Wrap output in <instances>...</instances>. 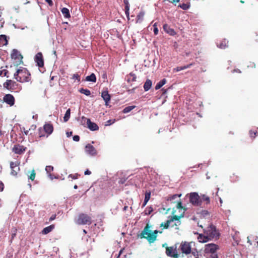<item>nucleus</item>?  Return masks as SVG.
<instances>
[{"label":"nucleus","mask_w":258,"mask_h":258,"mask_svg":"<svg viewBox=\"0 0 258 258\" xmlns=\"http://www.w3.org/2000/svg\"><path fill=\"white\" fill-rule=\"evenodd\" d=\"M101 96L103 98L104 101L105 102V105H107L108 102H109V101L110 100V96L108 94V92L107 91L102 92Z\"/></svg>","instance_id":"obj_18"},{"label":"nucleus","mask_w":258,"mask_h":258,"mask_svg":"<svg viewBox=\"0 0 258 258\" xmlns=\"http://www.w3.org/2000/svg\"><path fill=\"white\" fill-rule=\"evenodd\" d=\"M166 83V80L165 79H163L159 82L155 86V89L156 90H158L161 88Z\"/></svg>","instance_id":"obj_29"},{"label":"nucleus","mask_w":258,"mask_h":258,"mask_svg":"<svg viewBox=\"0 0 258 258\" xmlns=\"http://www.w3.org/2000/svg\"><path fill=\"white\" fill-rule=\"evenodd\" d=\"M188 258H203L202 254L199 253L198 252H192L191 255Z\"/></svg>","instance_id":"obj_30"},{"label":"nucleus","mask_w":258,"mask_h":258,"mask_svg":"<svg viewBox=\"0 0 258 258\" xmlns=\"http://www.w3.org/2000/svg\"><path fill=\"white\" fill-rule=\"evenodd\" d=\"M44 130L48 135H49L53 132V126L50 124H46L44 125Z\"/></svg>","instance_id":"obj_19"},{"label":"nucleus","mask_w":258,"mask_h":258,"mask_svg":"<svg viewBox=\"0 0 258 258\" xmlns=\"http://www.w3.org/2000/svg\"><path fill=\"white\" fill-rule=\"evenodd\" d=\"M35 175H36V173H35V170H32V171H30V174L28 176L29 179H31L32 181L34 180L35 178Z\"/></svg>","instance_id":"obj_34"},{"label":"nucleus","mask_w":258,"mask_h":258,"mask_svg":"<svg viewBox=\"0 0 258 258\" xmlns=\"http://www.w3.org/2000/svg\"><path fill=\"white\" fill-rule=\"evenodd\" d=\"M54 227V225H50L48 227L44 228L42 231V234H48V233H49L53 230Z\"/></svg>","instance_id":"obj_28"},{"label":"nucleus","mask_w":258,"mask_h":258,"mask_svg":"<svg viewBox=\"0 0 258 258\" xmlns=\"http://www.w3.org/2000/svg\"><path fill=\"white\" fill-rule=\"evenodd\" d=\"M192 64H193L191 63H190L189 64H188L187 66H185L183 67H180V68L178 67V71H179L182 70H184L185 69L188 68L190 67L191 66H192Z\"/></svg>","instance_id":"obj_43"},{"label":"nucleus","mask_w":258,"mask_h":258,"mask_svg":"<svg viewBox=\"0 0 258 258\" xmlns=\"http://www.w3.org/2000/svg\"><path fill=\"white\" fill-rule=\"evenodd\" d=\"M70 114H71V109H68L65 114H64V116L63 117V120L64 122H67L68 121V120L69 119L70 117Z\"/></svg>","instance_id":"obj_31"},{"label":"nucleus","mask_w":258,"mask_h":258,"mask_svg":"<svg viewBox=\"0 0 258 258\" xmlns=\"http://www.w3.org/2000/svg\"><path fill=\"white\" fill-rule=\"evenodd\" d=\"M55 216H52L50 218V220L51 221V220H53L55 219Z\"/></svg>","instance_id":"obj_53"},{"label":"nucleus","mask_w":258,"mask_h":258,"mask_svg":"<svg viewBox=\"0 0 258 258\" xmlns=\"http://www.w3.org/2000/svg\"><path fill=\"white\" fill-rule=\"evenodd\" d=\"M200 200H201V203L202 202H206L207 205L209 204L210 203V198L206 195H202L200 196Z\"/></svg>","instance_id":"obj_23"},{"label":"nucleus","mask_w":258,"mask_h":258,"mask_svg":"<svg viewBox=\"0 0 258 258\" xmlns=\"http://www.w3.org/2000/svg\"><path fill=\"white\" fill-rule=\"evenodd\" d=\"M181 196V194H178V198L180 197Z\"/></svg>","instance_id":"obj_64"},{"label":"nucleus","mask_w":258,"mask_h":258,"mask_svg":"<svg viewBox=\"0 0 258 258\" xmlns=\"http://www.w3.org/2000/svg\"><path fill=\"white\" fill-rule=\"evenodd\" d=\"M151 197V192L150 191H146L145 194V200L146 201H149Z\"/></svg>","instance_id":"obj_39"},{"label":"nucleus","mask_w":258,"mask_h":258,"mask_svg":"<svg viewBox=\"0 0 258 258\" xmlns=\"http://www.w3.org/2000/svg\"><path fill=\"white\" fill-rule=\"evenodd\" d=\"M148 202V201L146 202V201L144 200V203L143 204V207H145L147 205Z\"/></svg>","instance_id":"obj_52"},{"label":"nucleus","mask_w":258,"mask_h":258,"mask_svg":"<svg viewBox=\"0 0 258 258\" xmlns=\"http://www.w3.org/2000/svg\"><path fill=\"white\" fill-rule=\"evenodd\" d=\"M228 41L226 39H223L217 44L218 47L221 49H225L228 46Z\"/></svg>","instance_id":"obj_21"},{"label":"nucleus","mask_w":258,"mask_h":258,"mask_svg":"<svg viewBox=\"0 0 258 258\" xmlns=\"http://www.w3.org/2000/svg\"><path fill=\"white\" fill-rule=\"evenodd\" d=\"M45 2H47L49 6H52L53 2L51 0H45Z\"/></svg>","instance_id":"obj_48"},{"label":"nucleus","mask_w":258,"mask_h":258,"mask_svg":"<svg viewBox=\"0 0 258 258\" xmlns=\"http://www.w3.org/2000/svg\"><path fill=\"white\" fill-rule=\"evenodd\" d=\"M256 246L257 247H258V240H257V241H256Z\"/></svg>","instance_id":"obj_61"},{"label":"nucleus","mask_w":258,"mask_h":258,"mask_svg":"<svg viewBox=\"0 0 258 258\" xmlns=\"http://www.w3.org/2000/svg\"><path fill=\"white\" fill-rule=\"evenodd\" d=\"M72 132H67V137H70L71 136H72Z\"/></svg>","instance_id":"obj_51"},{"label":"nucleus","mask_w":258,"mask_h":258,"mask_svg":"<svg viewBox=\"0 0 258 258\" xmlns=\"http://www.w3.org/2000/svg\"><path fill=\"white\" fill-rule=\"evenodd\" d=\"M166 245H167V244H166V243H164V244H163V247H165V246H166V247H167V246H166Z\"/></svg>","instance_id":"obj_59"},{"label":"nucleus","mask_w":258,"mask_h":258,"mask_svg":"<svg viewBox=\"0 0 258 258\" xmlns=\"http://www.w3.org/2000/svg\"><path fill=\"white\" fill-rule=\"evenodd\" d=\"M257 132L256 130H250L249 131V135L250 137L253 139L255 138L257 136Z\"/></svg>","instance_id":"obj_36"},{"label":"nucleus","mask_w":258,"mask_h":258,"mask_svg":"<svg viewBox=\"0 0 258 258\" xmlns=\"http://www.w3.org/2000/svg\"><path fill=\"white\" fill-rule=\"evenodd\" d=\"M144 15L145 14L144 12L140 13L137 16V22H141L143 19Z\"/></svg>","instance_id":"obj_33"},{"label":"nucleus","mask_w":258,"mask_h":258,"mask_svg":"<svg viewBox=\"0 0 258 258\" xmlns=\"http://www.w3.org/2000/svg\"><path fill=\"white\" fill-rule=\"evenodd\" d=\"M177 220V217L176 215H173L169 218V219L165 223H162L160 224L161 227H163L164 228H167L168 227L171 226L173 227L174 225H176L175 223L172 224V222L174 221Z\"/></svg>","instance_id":"obj_8"},{"label":"nucleus","mask_w":258,"mask_h":258,"mask_svg":"<svg viewBox=\"0 0 258 258\" xmlns=\"http://www.w3.org/2000/svg\"><path fill=\"white\" fill-rule=\"evenodd\" d=\"M53 170V167L51 166H47L45 168V170L48 173H50Z\"/></svg>","instance_id":"obj_41"},{"label":"nucleus","mask_w":258,"mask_h":258,"mask_svg":"<svg viewBox=\"0 0 258 258\" xmlns=\"http://www.w3.org/2000/svg\"><path fill=\"white\" fill-rule=\"evenodd\" d=\"M48 176H49V177H50V178L51 179H53V176H52L50 173H49V175H48Z\"/></svg>","instance_id":"obj_54"},{"label":"nucleus","mask_w":258,"mask_h":258,"mask_svg":"<svg viewBox=\"0 0 258 258\" xmlns=\"http://www.w3.org/2000/svg\"><path fill=\"white\" fill-rule=\"evenodd\" d=\"M28 131H27L25 132V134L26 135H27V134H28Z\"/></svg>","instance_id":"obj_60"},{"label":"nucleus","mask_w":258,"mask_h":258,"mask_svg":"<svg viewBox=\"0 0 258 258\" xmlns=\"http://www.w3.org/2000/svg\"><path fill=\"white\" fill-rule=\"evenodd\" d=\"M166 254L168 256H170L173 258L177 257V252L176 249V247L174 246H167L166 249Z\"/></svg>","instance_id":"obj_10"},{"label":"nucleus","mask_w":258,"mask_h":258,"mask_svg":"<svg viewBox=\"0 0 258 258\" xmlns=\"http://www.w3.org/2000/svg\"><path fill=\"white\" fill-rule=\"evenodd\" d=\"M26 147L20 145H15L13 148V151L17 154H21L26 150Z\"/></svg>","instance_id":"obj_14"},{"label":"nucleus","mask_w":258,"mask_h":258,"mask_svg":"<svg viewBox=\"0 0 258 258\" xmlns=\"http://www.w3.org/2000/svg\"><path fill=\"white\" fill-rule=\"evenodd\" d=\"M83 232H84L85 233H87V232H86V231L85 230H83Z\"/></svg>","instance_id":"obj_63"},{"label":"nucleus","mask_w":258,"mask_h":258,"mask_svg":"<svg viewBox=\"0 0 258 258\" xmlns=\"http://www.w3.org/2000/svg\"><path fill=\"white\" fill-rule=\"evenodd\" d=\"M72 79L74 80H77L78 82L80 81V76L78 74H75L73 75Z\"/></svg>","instance_id":"obj_40"},{"label":"nucleus","mask_w":258,"mask_h":258,"mask_svg":"<svg viewBox=\"0 0 258 258\" xmlns=\"http://www.w3.org/2000/svg\"><path fill=\"white\" fill-rule=\"evenodd\" d=\"M86 80L88 82H96V77L94 73L91 74L90 76H87Z\"/></svg>","instance_id":"obj_27"},{"label":"nucleus","mask_w":258,"mask_h":258,"mask_svg":"<svg viewBox=\"0 0 258 258\" xmlns=\"http://www.w3.org/2000/svg\"><path fill=\"white\" fill-rule=\"evenodd\" d=\"M219 249L218 245L214 243H209L206 244L204 247V252L206 254H210L207 258H218V256L216 253L217 251Z\"/></svg>","instance_id":"obj_4"},{"label":"nucleus","mask_w":258,"mask_h":258,"mask_svg":"<svg viewBox=\"0 0 258 258\" xmlns=\"http://www.w3.org/2000/svg\"><path fill=\"white\" fill-rule=\"evenodd\" d=\"M189 200L190 203L195 206H201V200L200 196L197 192H192L190 195Z\"/></svg>","instance_id":"obj_6"},{"label":"nucleus","mask_w":258,"mask_h":258,"mask_svg":"<svg viewBox=\"0 0 258 258\" xmlns=\"http://www.w3.org/2000/svg\"><path fill=\"white\" fill-rule=\"evenodd\" d=\"M10 166L12 170L11 174L14 176L17 175L20 169L18 164L16 162H11Z\"/></svg>","instance_id":"obj_15"},{"label":"nucleus","mask_w":258,"mask_h":258,"mask_svg":"<svg viewBox=\"0 0 258 258\" xmlns=\"http://www.w3.org/2000/svg\"><path fill=\"white\" fill-rule=\"evenodd\" d=\"M3 100L5 102L7 103L10 106L13 105L15 102L14 97L11 94L6 95L4 97Z\"/></svg>","instance_id":"obj_13"},{"label":"nucleus","mask_w":258,"mask_h":258,"mask_svg":"<svg viewBox=\"0 0 258 258\" xmlns=\"http://www.w3.org/2000/svg\"><path fill=\"white\" fill-rule=\"evenodd\" d=\"M219 201H220V204H221L222 203V201L221 198H219Z\"/></svg>","instance_id":"obj_57"},{"label":"nucleus","mask_w":258,"mask_h":258,"mask_svg":"<svg viewBox=\"0 0 258 258\" xmlns=\"http://www.w3.org/2000/svg\"><path fill=\"white\" fill-rule=\"evenodd\" d=\"M80 92L86 96H89L91 94L90 91L88 89H81Z\"/></svg>","instance_id":"obj_37"},{"label":"nucleus","mask_w":258,"mask_h":258,"mask_svg":"<svg viewBox=\"0 0 258 258\" xmlns=\"http://www.w3.org/2000/svg\"><path fill=\"white\" fill-rule=\"evenodd\" d=\"M153 211V208L151 207H148L145 210V215L150 214Z\"/></svg>","instance_id":"obj_38"},{"label":"nucleus","mask_w":258,"mask_h":258,"mask_svg":"<svg viewBox=\"0 0 258 258\" xmlns=\"http://www.w3.org/2000/svg\"><path fill=\"white\" fill-rule=\"evenodd\" d=\"M198 224L199 227H201L202 228H203V226L202 225H200L199 223H198Z\"/></svg>","instance_id":"obj_55"},{"label":"nucleus","mask_w":258,"mask_h":258,"mask_svg":"<svg viewBox=\"0 0 258 258\" xmlns=\"http://www.w3.org/2000/svg\"><path fill=\"white\" fill-rule=\"evenodd\" d=\"M127 208V206H125V207L123 208V210H124V211L126 210Z\"/></svg>","instance_id":"obj_56"},{"label":"nucleus","mask_w":258,"mask_h":258,"mask_svg":"<svg viewBox=\"0 0 258 258\" xmlns=\"http://www.w3.org/2000/svg\"><path fill=\"white\" fill-rule=\"evenodd\" d=\"M115 119H113V120H108L107 122H106V123L105 124L106 125H111V124L115 122Z\"/></svg>","instance_id":"obj_45"},{"label":"nucleus","mask_w":258,"mask_h":258,"mask_svg":"<svg viewBox=\"0 0 258 258\" xmlns=\"http://www.w3.org/2000/svg\"><path fill=\"white\" fill-rule=\"evenodd\" d=\"M176 212V210H173L172 213L174 214Z\"/></svg>","instance_id":"obj_62"},{"label":"nucleus","mask_w":258,"mask_h":258,"mask_svg":"<svg viewBox=\"0 0 258 258\" xmlns=\"http://www.w3.org/2000/svg\"><path fill=\"white\" fill-rule=\"evenodd\" d=\"M82 120L84 122H86L87 127L91 131H95L99 129L98 125L94 122L91 121L90 119L87 118L84 116L82 117Z\"/></svg>","instance_id":"obj_9"},{"label":"nucleus","mask_w":258,"mask_h":258,"mask_svg":"<svg viewBox=\"0 0 258 258\" xmlns=\"http://www.w3.org/2000/svg\"><path fill=\"white\" fill-rule=\"evenodd\" d=\"M76 222L79 225L90 224L91 223V219L87 215L81 214L79 215Z\"/></svg>","instance_id":"obj_5"},{"label":"nucleus","mask_w":258,"mask_h":258,"mask_svg":"<svg viewBox=\"0 0 258 258\" xmlns=\"http://www.w3.org/2000/svg\"><path fill=\"white\" fill-rule=\"evenodd\" d=\"M11 57L13 59H18L20 62H22L23 56L16 49H13L11 54Z\"/></svg>","instance_id":"obj_16"},{"label":"nucleus","mask_w":258,"mask_h":258,"mask_svg":"<svg viewBox=\"0 0 258 258\" xmlns=\"http://www.w3.org/2000/svg\"><path fill=\"white\" fill-rule=\"evenodd\" d=\"M34 59L39 67H42L43 66V57L41 52L37 53L35 56Z\"/></svg>","instance_id":"obj_12"},{"label":"nucleus","mask_w":258,"mask_h":258,"mask_svg":"<svg viewBox=\"0 0 258 258\" xmlns=\"http://www.w3.org/2000/svg\"><path fill=\"white\" fill-rule=\"evenodd\" d=\"M135 107V106H127L123 109V112L124 113H128L130 112L132 110H133Z\"/></svg>","instance_id":"obj_35"},{"label":"nucleus","mask_w":258,"mask_h":258,"mask_svg":"<svg viewBox=\"0 0 258 258\" xmlns=\"http://www.w3.org/2000/svg\"><path fill=\"white\" fill-rule=\"evenodd\" d=\"M163 29L165 31L171 35H174L176 34L175 31L172 28H170L167 25L165 24L163 26Z\"/></svg>","instance_id":"obj_20"},{"label":"nucleus","mask_w":258,"mask_h":258,"mask_svg":"<svg viewBox=\"0 0 258 258\" xmlns=\"http://www.w3.org/2000/svg\"><path fill=\"white\" fill-rule=\"evenodd\" d=\"M80 140V137L79 136H75L73 137V140L76 142H78Z\"/></svg>","instance_id":"obj_46"},{"label":"nucleus","mask_w":258,"mask_h":258,"mask_svg":"<svg viewBox=\"0 0 258 258\" xmlns=\"http://www.w3.org/2000/svg\"><path fill=\"white\" fill-rule=\"evenodd\" d=\"M153 27H154V33L155 35H157L158 33V28H157V23H155L154 25H153Z\"/></svg>","instance_id":"obj_42"},{"label":"nucleus","mask_w":258,"mask_h":258,"mask_svg":"<svg viewBox=\"0 0 258 258\" xmlns=\"http://www.w3.org/2000/svg\"><path fill=\"white\" fill-rule=\"evenodd\" d=\"M74 188L75 189H77L78 188V186L77 185H75L74 186Z\"/></svg>","instance_id":"obj_58"},{"label":"nucleus","mask_w":258,"mask_h":258,"mask_svg":"<svg viewBox=\"0 0 258 258\" xmlns=\"http://www.w3.org/2000/svg\"><path fill=\"white\" fill-rule=\"evenodd\" d=\"M4 188V185L3 183L0 181V191H2Z\"/></svg>","instance_id":"obj_47"},{"label":"nucleus","mask_w":258,"mask_h":258,"mask_svg":"<svg viewBox=\"0 0 258 258\" xmlns=\"http://www.w3.org/2000/svg\"><path fill=\"white\" fill-rule=\"evenodd\" d=\"M204 234L195 233L198 236L197 239L199 242L206 243L213 239H218L220 236L219 230L213 224L210 225L206 229H203Z\"/></svg>","instance_id":"obj_1"},{"label":"nucleus","mask_w":258,"mask_h":258,"mask_svg":"<svg viewBox=\"0 0 258 258\" xmlns=\"http://www.w3.org/2000/svg\"><path fill=\"white\" fill-rule=\"evenodd\" d=\"M85 151L86 154L91 156H95L97 154V152L95 148L90 144H87L86 146Z\"/></svg>","instance_id":"obj_11"},{"label":"nucleus","mask_w":258,"mask_h":258,"mask_svg":"<svg viewBox=\"0 0 258 258\" xmlns=\"http://www.w3.org/2000/svg\"><path fill=\"white\" fill-rule=\"evenodd\" d=\"M151 226L147 224L141 233V238H146L150 243H153L157 238V234L159 232L157 230L152 231Z\"/></svg>","instance_id":"obj_2"},{"label":"nucleus","mask_w":258,"mask_h":258,"mask_svg":"<svg viewBox=\"0 0 258 258\" xmlns=\"http://www.w3.org/2000/svg\"><path fill=\"white\" fill-rule=\"evenodd\" d=\"M14 76L17 81L21 83L28 82L30 80V74L23 68L17 70Z\"/></svg>","instance_id":"obj_3"},{"label":"nucleus","mask_w":258,"mask_h":258,"mask_svg":"<svg viewBox=\"0 0 258 258\" xmlns=\"http://www.w3.org/2000/svg\"><path fill=\"white\" fill-rule=\"evenodd\" d=\"M234 72L238 73H240L241 71L239 69H234V70H233L232 71V73H234Z\"/></svg>","instance_id":"obj_50"},{"label":"nucleus","mask_w":258,"mask_h":258,"mask_svg":"<svg viewBox=\"0 0 258 258\" xmlns=\"http://www.w3.org/2000/svg\"><path fill=\"white\" fill-rule=\"evenodd\" d=\"M191 242H182L180 244V249L183 253L188 254L191 253Z\"/></svg>","instance_id":"obj_7"},{"label":"nucleus","mask_w":258,"mask_h":258,"mask_svg":"<svg viewBox=\"0 0 258 258\" xmlns=\"http://www.w3.org/2000/svg\"><path fill=\"white\" fill-rule=\"evenodd\" d=\"M0 42L3 45H6L7 44V40L6 36L4 35H0Z\"/></svg>","instance_id":"obj_32"},{"label":"nucleus","mask_w":258,"mask_h":258,"mask_svg":"<svg viewBox=\"0 0 258 258\" xmlns=\"http://www.w3.org/2000/svg\"><path fill=\"white\" fill-rule=\"evenodd\" d=\"M69 177H70V178H72L73 179H76L78 178V174H70L69 175Z\"/></svg>","instance_id":"obj_44"},{"label":"nucleus","mask_w":258,"mask_h":258,"mask_svg":"<svg viewBox=\"0 0 258 258\" xmlns=\"http://www.w3.org/2000/svg\"><path fill=\"white\" fill-rule=\"evenodd\" d=\"M91 172L90 171H89V170H87L85 171V175H90L91 174Z\"/></svg>","instance_id":"obj_49"},{"label":"nucleus","mask_w":258,"mask_h":258,"mask_svg":"<svg viewBox=\"0 0 258 258\" xmlns=\"http://www.w3.org/2000/svg\"><path fill=\"white\" fill-rule=\"evenodd\" d=\"M186 209L182 206L181 202H178V211L181 213L178 215V221L180 218L183 217L184 213L186 211Z\"/></svg>","instance_id":"obj_17"},{"label":"nucleus","mask_w":258,"mask_h":258,"mask_svg":"<svg viewBox=\"0 0 258 258\" xmlns=\"http://www.w3.org/2000/svg\"><path fill=\"white\" fill-rule=\"evenodd\" d=\"M61 12L62 14H63L64 17L66 18H69L71 17L69 10L66 8H63Z\"/></svg>","instance_id":"obj_24"},{"label":"nucleus","mask_w":258,"mask_h":258,"mask_svg":"<svg viewBox=\"0 0 258 258\" xmlns=\"http://www.w3.org/2000/svg\"><path fill=\"white\" fill-rule=\"evenodd\" d=\"M180 7L181 9H182L184 10H186L188 9H189V8L190 7V3H189V1H188L185 3H183L182 4L180 3L178 5V7Z\"/></svg>","instance_id":"obj_26"},{"label":"nucleus","mask_w":258,"mask_h":258,"mask_svg":"<svg viewBox=\"0 0 258 258\" xmlns=\"http://www.w3.org/2000/svg\"><path fill=\"white\" fill-rule=\"evenodd\" d=\"M125 4V13L126 17L129 19V11H130V5L127 0H124L123 1Z\"/></svg>","instance_id":"obj_25"},{"label":"nucleus","mask_w":258,"mask_h":258,"mask_svg":"<svg viewBox=\"0 0 258 258\" xmlns=\"http://www.w3.org/2000/svg\"><path fill=\"white\" fill-rule=\"evenodd\" d=\"M152 85V81L150 79H147L144 85V89L145 91H148L151 88Z\"/></svg>","instance_id":"obj_22"}]
</instances>
